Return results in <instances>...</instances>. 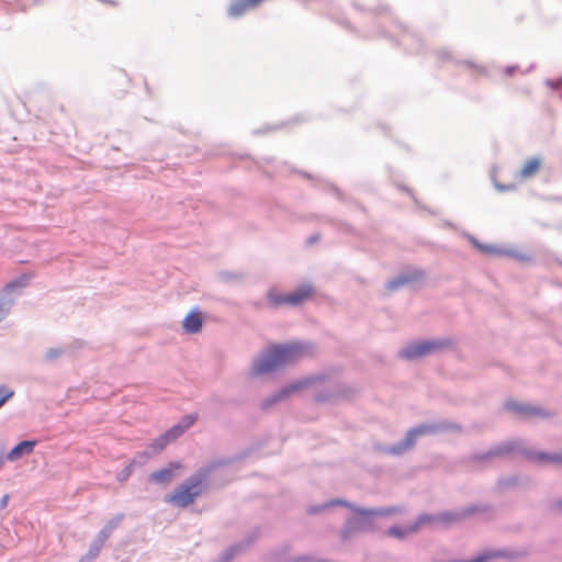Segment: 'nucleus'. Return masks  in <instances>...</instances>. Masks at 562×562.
<instances>
[{
	"label": "nucleus",
	"instance_id": "f257e3e1",
	"mask_svg": "<svg viewBox=\"0 0 562 562\" xmlns=\"http://www.w3.org/2000/svg\"><path fill=\"white\" fill-rule=\"evenodd\" d=\"M305 353L306 349L301 344L273 346L254 363L252 371L256 374H267L300 359Z\"/></svg>",
	"mask_w": 562,
	"mask_h": 562
},
{
	"label": "nucleus",
	"instance_id": "f03ea898",
	"mask_svg": "<svg viewBox=\"0 0 562 562\" xmlns=\"http://www.w3.org/2000/svg\"><path fill=\"white\" fill-rule=\"evenodd\" d=\"M204 477L191 476L186 482L177 486L172 493L166 495L165 502L178 507H187L194 503L201 495Z\"/></svg>",
	"mask_w": 562,
	"mask_h": 562
},
{
	"label": "nucleus",
	"instance_id": "7ed1b4c3",
	"mask_svg": "<svg viewBox=\"0 0 562 562\" xmlns=\"http://www.w3.org/2000/svg\"><path fill=\"white\" fill-rule=\"evenodd\" d=\"M443 342L441 341H422L414 345L408 346L407 348L401 351V356L406 359H414L424 357L431 352H435L443 347Z\"/></svg>",
	"mask_w": 562,
	"mask_h": 562
},
{
	"label": "nucleus",
	"instance_id": "20e7f679",
	"mask_svg": "<svg viewBox=\"0 0 562 562\" xmlns=\"http://www.w3.org/2000/svg\"><path fill=\"white\" fill-rule=\"evenodd\" d=\"M182 469L180 462H172L167 468L153 472L149 479L160 484H167L171 482L176 475V472Z\"/></svg>",
	"mask_w": 562,
	"mask_h": 562
},
{
	"label": "nucleus",
	"instance_id": "39448f33",
	"mask_svg": "<svg viewBox=\"0 0 562 562\" xmlns=\"http://www.w3.org/2000/svg\"><path fill=\"white\" fill-rule=\"evenodd\" d=\"M261 3V0H234L228 8V14L232 18H238L245 14L248 10L257 8Z\"/></svg>",
	"mask_w": 562,
	"mask_h": 562
},
{
	"label": "nucleus",
	"instance_id": "423d86ee",
	"mask_svg": "<svg viewBox=\"0 0 562 562\" xmlns=\"http://www.w3.org/2000/svg\"><path fill=\"white\" fill-rule=\"evenodd\" d=\"M314 291L308 284H304L295 289L290 294H286L288 305L297 306L306 300L311 299Z\"/></svg>",
	"mask_w": 562,
	"mask_h": 562
},
{
	"label": "nucleus",
	"instance_id": "0eeeda50",
	"mask_svg": "<svg viewBox=\"0 0 562 562\" xmlns=\"http://www.w3.org/2000/svg\"><path fill=\"white\" fill-rule=\"evenodd\" d=\"M196 420V416L188 415L186 416L180 424L173 426L169 430H167L164 436L167 437L168 441L171 442L180 437L189 427H191Z\"/></svg>",
	"mask_w": 562,
	"mask_h": 562
},
{
	"label": "nucleus",
	"instance_id": "6e6552de",
	"mask_svg": "<svg viewBox=\"0 0 562 562\" xmlns=\"http://www.w3.org/2000/svg\"><path fill=\"white\" fill-rule=\"evenodd\" d=\"M35 446H36L35 440L22 441L9 451L7 458L10 461H16L20 458H22L23 456L31 454L33 452Z\"/></svg>",
	"mask_w": 562,
	"mask_h": 562
},
{
	"label": "nucleus",
	"instance_id": "1a4fd4ad",
	"mask_svg": "<svg viewBox=\"0 0 562 562\" xmlns=\"http://www.w3.org/2000/svg\"><path fill=\"white\" fill-rule=\"evenodd\" d=\"M183 329L189 334H195L199 333L202 328V316L199 312H191L189 313L183 322H182Z\"/></svg>",
	"mask_w": 562,
	"mask_h": 562
},
{
	"label": "nucleus",
	"instance_id": "9d476101",
	"mask_svg": "<svg viewBox=\"0 0 562 562\" xmlns=\"http://www.w3.org/2000/svg\"><path fill=\"white\" fill-rule=\"evenodd\" d=\"M434 518L429 516H422L414 525L407 527L406 529L402 530L396 527H392L387 530V535L394 536V537H404L406 535L413 533L418 530L419 526L432 521Z\"/></svg>",
	"mask_w": 562,
	"mask_h": 562
},
{
	"label": "nucleus",
	"instance_id": "9b49d317",
	"mask_svg": "<svg viewBox=\"0 0 562 562\" xmlns=\"http://www.w3.org/2000/svg\"><path fill=\"white\" fill-rule=\"evenodd\" d=\"M540 166H541V161L539 158L533 157V158L527 160L520 170V177L525 178V179L532 177L533 175H536L539 171Z\"/></svg>",
	"mask_w": 562,
	"mask_h": 562
},
{
	"label": "nucleus",
	"instance_id": "f8f14e48",
	"mask_svg": "<svg viewBox=\"0 0 562 562\" xmlns=\"http://www.w3.org/2000/svg\"><path fill=\"white\" fill-rule=\"evenodd\" d=\"M30 282V277L24 274V276H21L20 278L9 282L5 286H4V291L7 293L9 292H12L16 289H23L25 288Z\"/></svg>",
	"mask_w": 562,
	"mask_h": 562
},
{
	"label": "nucleus",
	"instance_id": "ddd939ff",
	"mask_svg": "<svg viewBox=\"0 0 562 562\" xmlns=\"http://www.w3.org/2000/svg\"><path fill=\"white\" fill-rule=\"evenodd\" d=\"M268 299H269L270 304L273 307H278V306H281V305H288L286 295L279 294L274 290H270L269 291Z\"/></svg>",
	"mask_w": 562,
	"mask_h": 562
},
{
	"label": "nucleus",
	"instance_id": "4468645a",
	"mask_svg": "<svg viewBox=\"0 0 562 562\" xmlns=\"http://www.w3.org/2000/svg\"><path fill=\"white\" fill-rule=\"evenodd\" d=\"M507 406L517 412V413H520L522 415H539L540 414V411L537 409V408H532V407H529V406H524V405H520V404H515V403H508Z\"/></svg>",
	"mask_w": 562,
	"mask_h": 562
},
{
	"label": "nucleus",
	"instance_id": "2eb2a0df",
	"mask_svg": "<svg viewBox=\"0 0 562 562\" xmlns=\"http://www.w3.org/2000/svg\"><path fill=\"white\" fill-rule=\"evenodd\" d=\"M353 509H355V512H357V513H359L361 515H384V516H389V515H393V514L398 512L395 507L381 508V509H376V510H364V509H358V508H353Z\"/></svg>",
	"mask_w": 562,
	"mask_h": 562
},
{
	"label": "nucleus",
	"instance_id": "dca6fc26",
	"mask_svg": "<svg viewBox=\"0 0 562 562\" xmlns=\"http://www.w3.org/2000/svg\"><path fill=\"white\" fill-rule=\"evenodd\" d=\"M169 443L167 437H165L164 435H161L159 438L155 439L150 445H149V448L151 449L153 452H159L161 450H164L167 445Z\"/></svg>",
	"mask_w": 562,
	"mask_h": 562
},
{
	"label": "nucleus",
	"instance_id": "f3484780",
	"mask_svg": "<svg viewBox=\"0 0 562 562\" xmlns=\"http://www.w3.org/2000/svg\"><path fill=\"white\" fill-rule=\"evenodd\" d=\"M303 383H296V384H293V385H290L285 389H283L274 398L272 402H277L281 398H284L286 397L288 395H290L291 393L300 390L302 387Z\"/></svg>",
	"mask_w": 562,
	"mask_h": 562
},
{
	"label": "nucleus",
	"instance_id": "a211bd4d",
	"mask_svg": "<svg viewBox=\"0 0 562 562\" xmlns=\"http://www.w3.org/2000/svg\"><path fill=\"white\" fill-rule=\"evenodd\" d=\"M426 431V428H418L409 431V434L406 437V447H412L416 437L424 434Z\"/></svg>",
	"mask_w": 562,
	"mask_h": 562
},
{
	"label": "nucleus",
	"instance_id": "6ab92c4d",
	"mask_svg": "<svg viewBox=\"0 0 562 562\" xmlns=\"http://www.w3.org/2000/svg\"><path fill=\"white\" fill-rule=\"evenodd\" d=\"M535 458L539 461L562 463V456H560V454L550 456V454H546V453H539Z\"/></svg>",
	"mask_w": 562,
	"mask_h": 562
},
{
	"label": "nucleus",
	"instance_id": "aec40b11",
	"mask_svg": "<svg viewBox=\"0 0 562 562\" xmlns=\"http://www.w3.org/2000/svg\"><path fill=\"white\" fill-rule=\"evenodd\" d=\"M13 396V391L9 390L5 386H0V407Z\"/></svg>",
	"mask_w": 562,
	"mask_h": 562
},
{
	"label": "nucleus",
	"instance_id": "412c9836",
	"mask_svg": "<svg viewBox=\"0 0 562 562\" xmlns=\"http://www.w3.org/2000/svg\"><path fill=\"white\" fill-rule=\"evenodd\" d=\"M408 280L406 278H400L397 280H394L392 282L389 283V289L390 290H395L397 289L398 286L405 284Z\"/></svg>",
	"mask_w": 562,
	"mask_h": 562
},
{
	"label": "nucleus",
	"instance_id": "4be33fe9",
	"mask_svg": "<svg viewBox=\"0 0 562 562\" xmlns=\"http://www.w3.org/2000/svg\"><path fill=\"white\" fill-rule=\"evenodd\" d=\"M8 313V307L5 306L4 302L0 300V321H2Z\"/></svg>",
	"mask_w": 562,
	"mask_h": 562
},
{
	"label": "nucleus",
	"instance_id": "5701e85b",
	"mask_svg": "<svg viewBox=\"0 0 562 562\" xmlns=\"http://www.w3.org/2000/svg\"><path fill=\"white\" fill-rule=\"evenodd\" d=\"M8 502H9V495L7 494V495H4V496L2 497V499H1V502H0V508H4V507H7Z\"/></svg>",
	"mask_w": 562,
	"mask_h": 562
},
{
	"label": "nucleus",
	"instance_id": "b1692460",
	"mask_svg": "<svg viewBox=\"0 0 562 562\" xmlns=\"http://www.w3.org/2000/svg\"><path fill=\"white\" fill-rule=\"evenodd\" d=\"M330 506L333 505H344V506H349L351 507L348 503L344 502V501H340V499H337V501H333L329 503Z\"/></svg>",
	"mask_w": 562,
	"mask_h": 562
},
{
	"label": "nucleus",
	"instance_id": "393cba45",
	"mask_svg": "<svg viewBox=\"0 0 562 562\" xmlns=\"http://www.w3.org/2000/svg\"><path fill=\"white\" fill-rule=\"evenodd\" d=\"M441 520L443 521H452V520H456V518L452 517V515H449V514H446V515H442L440 517Z\"/></svg>",
	"mask_w": 562,
	"mask_h": 562
},
{
	"label": "nucleus",
	"instance_id": "a878e982",
	"mask_svg": "<svg viewBox=\"0 0 562 562\" xmlns=\"http://www.w3.org/2000/svg\"><path fill=\"white\" fill-rule=\"evenodd\" d=\"M132 471H133V462L128 467L125 468V477L130 476Z\"/></svg>",
	"mask_w": 562,
	"mask_h": 562
},
{
	"label": "nucleus",
	"instance_id": "bb28decb",
	"mask_svg": "<svg viewBox=\"0 0 562 562\" xmlns=\"http://www.w3.org/2000/svg\"><path fill=\"white\" fill-rule=\"evenodd\" d=\"M514 69H515V68H507V69H506V74H507V75H510V74L513 72V70H514Z\"/></svg>",
	"mask_w": 562,
	"mask_h": 562
},
{
	"label": "nucleus",
	"instance_id": "cd10ccee",
	"mask_svg": "<svg viewBox=\"0 0 562 562\" xmlns=\"http://www.w3.org/2000/svg\"><path fill=\"white\" fill-rule=\"evenodd\" d=\"M3 464H4L3 458L0 456V469L3 467Z\"/></svg>",
	"mask_w": 562,
	"mask_h": 562
},
{
	"label": "nucleus",
	"instance_id": "c85d7f7f",
	"mask_svg": "<svg viewBox=\"0 0 562 562\" xmlns=\"http://www.w3.org/2000/svg\"><path fill=\"white\" fill-rule=\"evenodd\" d=\"M484 251H491L492 249L490 247H484Z\"/></svg>",
	"mask_w": 562,
	"mask_h": 562
},
{
	"label": "nucleus",
	"instance_id": "c756f323",
	"mask_svg": "<svg viewBox=\"0 0 562 562\" xmlns=\"http://www.w3.org/2000/svg\"><path fill=\"white\" fill-rule=\"evenodd\" d=\"M261 1L263 2L265 0H261Z\"/></svg>",
	"mask_w": 562,
	"mask_h": 562
}]
</instances>
